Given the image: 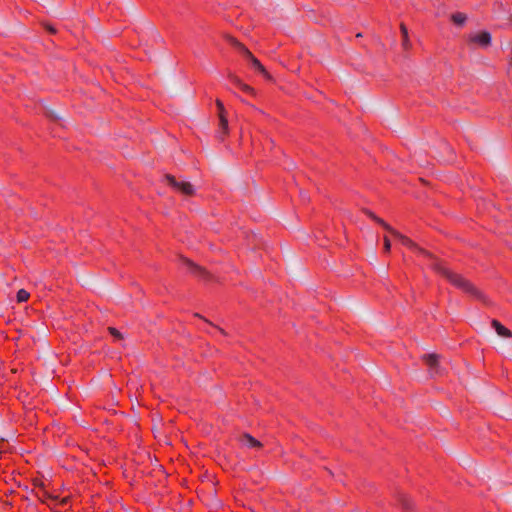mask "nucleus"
Here are the masks:
<instances>
[{"label": "nucleus", "instance_id": "f257e3e1", "mask_svg": "<svg viewBox=\"0 0 512 512\" xmlns=\"http://www.w3.org/2000/svg\"><path fill=\"white\" fill-rule=\"evenodd\" d=\"M433 268L441 275H443L453 286L462 290L464 293H467L476 299H484L482 292H480L468 279L462 275L451 271L438 262L433 264Z\"/></svg>", "mask_w": 512, "mask_h": 512}, {"label": "nucleus", "instance_id": "f03ea898", "mask_svg": "<svg viewBox=\"0 0 512 512\" xmlns=\"http://www.w3.org/2000/svg\"><path fill=\"white\" fill-rule=\"evenodd\" d=\"M229 41L230 43L236 47L237 49H239V51L247 58L250 60L253 68L255 70H257L258 72H260L264 77L266 78H270V75L269 73L266 71L265 67L261 64V62L253 56V54L242 44L240 43L238 40H236L235 38L233 37H230L229 38Z\"/></svg>", "mask_w": 512, "mask_h": 512}, {"label": "nucleus", "instance_id": "7ed1b4c3", "mask_svg": "<svg viewBox=\"0 0 512 512\" xmlns=\"http://www.w3.org/2000/svg\"><path fill=\"white\" fill-rule=\"evenodd\" d=\"M165 179L168 182V185H170L175 192L185 196H192L195 194V188L190 182L177 180L174 176L169 174L165 175Z\"/></svg>", "mask_w": 512, "mask_h": 512}, {"label": "nucleus", "instance_id": "20e7f679", "mask_svg": "<svg viewBox=\"0 0 512 512\" xmlns=\"http://www.w3.org/2000/svg\"><path fill=\"white\" fill-rule=\"evenodd\" d=\"M392 235L403 245L414 251L415 253L422 255L424 257L430 258L431 254L427 252L426 250L418 247L416 243H414L411 239L408 237L400 234L397 231H392Z\"/></svg>", "mask_w": 512, "mask_h": 512}, {"label": "nucleus", "instance_id": "39448f33", "mask_svg": "<svg viewBox=\"0 0 512 512\" xmlns=\"http://www.w3.org/2000/svg\"><path fill=\"white\" fill-rule=\"evenodd\" d=\"M216 106L218 109V117H219V129H218V137L222 140L225 135L228 133V120L226 117V110L224 104L221 100H216Z\"/></svg>", "mask_w": 512, "mask_h": 512}, {"label": "nucleus", "instance_id": "423d86ee", "mask_svg": "<svg viewBox=\"0 0 512 512\" xmlns=\"http://www.w3.org/2000/svg\"><path fill=\"white\" fill-rule=\"evenodd\" d=\"M182 265L186 268V270L194 275L195 277L202 279V280H208L209 279V273L203 269L202 267H199L198 265L194 264L190 260L183 258L181 259Z\"/></svg>", "mask_w": 512, "mask_h": 512}, {"label": "nucleus", "instance_id": "0eeeda50", "mask_svg": "<svg viewBox=\"0 0 512 512\" xmlns=\"http://www.w3.org/2000/svg\"><path fill=\"white\" fill-rule=\"evenodd\" d=\"M491 34L488 31H481L479 33L471 34L469 36V41L472 43H476L481 47H488L491 44Z\"/></svg>", "mask_w": 512, "mask_h": 512}, {"label": "nucleus", "instance_id": "6e6552de", "mask_svg": "<svg viewBox=\"0 0 512 512\" xmlns=\"http://www.w3.org/2000/svg\"><path fill=\"white\" fill-rule=\"evenodd\" d=\"M491 324H492V327L495 329L496 333L500 337H503V338H511L512 337V332L508 328H506L504 325H502L498 320L493 319Z\"/></svg>", "mask_w": 512, "mask_h": 512}, {"label": "nucleus", "instance_id": "1a4fd4ad", "mask_svg": "<svg viewBox=\"0 0 512 512\" xmlns=\"http://www.w3.org/2000/svg\"><path fill=\"white\" fill-rule=\"evenodd\" d=\"M423 360L426 363V365L430 368V371L438 373L437 366L439 363V356L437 354L424 355Z\"/></svg>", "mask_w": 512, "mask_h": 512}, {"label": "nucleus", "instance_id": "9d476101", "mask_svg": "<svg viewBox=\"0 0 512 512\" xmlns=\"http://www.w3.org/2000/svg\"><path fill=\"white\" fill-rule=\"evenodd\" d=\"M240 442L242 445L248 447V448H260L262 445L261 443L252 437L250 434H244L240 438Z\"/></svg>", "mask_w": 512, "mask_h": 512}, {"label": "nucleus", "instance_id": "9b49d317", "mask_svg": "<svg viewBox=\"0 0 512 512\" xmlns=\"http://www.w3.org/2000/svg\"><path fill=\"white\" fill-rule=\"evenodd\" d=\"M397 500L406 512L413 510L412 500L405 493L399 492L397 494Z\"/></svg>", "mask_w": 512, "mask_h": 512}, {"label": "nucleus", "instance_id": "f8f14e48", "mask_svg": "<svg viewBox=\"0 0 512 512\" xmlns=\"http://www.w3.org/2000/svg\"><path fill=\"white\" fill-rule=\"evenodd\" d=\"M451 19L456 25H463L466 22L467 17L464 13L457 12L452 14Z\"/></svg>", "mask_w": 512, "mask_h": 512}, {"label": "nucleus", "instance_id": "ddd939ff", "mask_svg": "<svg viewBox=\"0 0 512 512\" xmlns=\"http://www.w3.org/2000/svg\"><path fill=\"white\" fill-rule=\"evenodd\" d=\"M400 30H401V33H402V36H403V46L405 49L408 48V46L410 45L409 43V38H408V29L406 27V25L404 23H401L400 25Z\"/></svg>", "mask_w": 512, "mask_h": 512}, {"label": "nucleus", "instance_id": "4468645a", "mask_svg": "<svg viewBox=\"0 0 512 512\" xmlns=\"http://www.w3.org/2000/svg\"><path fill=\"white\" fill-rule=\"evenodd\" d=\"M29 292L26 291L25 289H20L18 290L17 294H16V299H17V302L19 303H22V302H25L29 299Z\"/></svg>", "mask_w": 512, "mask_h": 512}, {"label": "nucleus", "instance_id": "2eb2a0df", "mask_svg": "<svg viewBox=\"0 0 512 512\" xmlns=\"http://www.w3.org/2000/svg\"><path fill=\"white\" fill-rule=\"evenodd\" d=\"M370 216L372 217L373 220H375L378 224L382 225L387 231H389L392 234V231H394V229L389 224H387L383 219L377 217L372 213H370Z\"/></svg>", "mask_w": 512, "mask_h": 512}, {"label": "nucleus", "instance_id": "dca6fc26", "mask_svg": "<svg viewBox=\"0 0 512 512\" xmlns=\"http://www.w3.org/2000/svg\"><path fill=\"white\" fill-rule=\"evenodd\" d=\"M108 330H109L110 334H111L112 336H114L115 338H117V339H122V335H121V333H120L116 328H114V327H109V328H108Z\"/></svg>", "mask_w": 512, "mask_h": 512}, {"label": "nucleus", "instance_id": "f3484780", "mask_svg": "<svg viewBox=\"0 0 512 512\" xmlns=\"http://www.w3.org/2000/svg\"><path fill=\"white\" fill-rule=\"evenodd\" d=\"M239 89H241L245 93H249V94L254 93V89L245 83L241 84V87Z\"/></svg>", "mask_w": 512, "mask_h": 512}, {"label": "nucleus", "instance_id": "a211bd4d", "mask_svg": "<svg viewBox=\"0 0 512 512\" xmlns=\"http://www.w3.org/2000/svg\"><path fill=\"white\" fill-rule=\"evenodd\" d=\"M230 80H231V83L238 88H240L241 84H243V82L236 76H231Z\"/></svg>", "mask_w": 512, "mask_h": 512}, {"label": "nucleus", "instance_id": "6ab92c4d", "mask_svg": "<svg viewBox=\"0 0 512 512\" xmlns=\"http://www.w3.org/2000/svg\"><path fill=\"white\" fill-rule=\"evenodd\" d=\"M390 248H391V243H390V240L385 237L384 238V249L386 252L390 251Z\"/></svg>", "mask_w": 512, "mask_h": 512}, {"label": "nucleus", "instance_id": "aec40b11", "mask_svg": "<svg viewBox=\"0 0 512 512\" xmlns=\"http://www.w3.org/2000/svg\"><path fill=\"white\" fill-rule=\"evenodd\" d=\"M67 502H68V499L67 498H63L62 503L66 504Z\"/></svg>", "mask_w": 512, "mask_h": 512}, {"label": "nucleus", "instance_id": "412c9836", "mask_svg": "<svg viewBox=\"0 0 512 512\" xmlns=\"http://www.w3.org/2000/svg\"><path fill=\"white\" fill-rule=\"evenodd\" d=\"M49 31L52 32V33L55 32V30L53 28H51V27H49Z\"/></svg>", "mask_w": 512, "mask_h": 512}]
</instances>
